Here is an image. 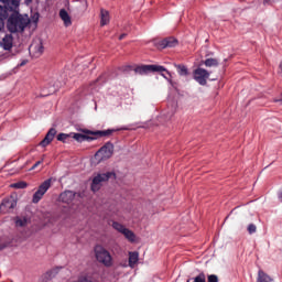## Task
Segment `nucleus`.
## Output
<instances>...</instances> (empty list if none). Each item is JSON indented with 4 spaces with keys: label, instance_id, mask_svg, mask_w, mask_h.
Instances as JSON below:
<instances>
[{
    "label": "nucleus",
    "instance_id": "10",
    "mask_svg": "<svg viewBox=\"0 0 282 282\" xmlns=\"http://www.w3.org/2000/svg\"><path fill=\"white\" fill-rule=\"evenodd\" d=\"M177 109V104L174 102L171 108H167L166 110H163L161 112V115L158 117V122L160 124H166L169 126V123L171 122V120H173V117L175 116V111Z\"/></svg>",
    "mask_w": 282,
    "mask_h": 282
},
{
    "label": "nucleus",
    "instance_id": "2",
    "mask_svg": "<svg viewBox=\"0 0 282 282\" xmlns=\"http://www.w3.org/2000/svg\"><path fill=\"white\" fill-rule=\"evenodd\" d=\"M77 131H80V133H83L75 134V138L79 142H94L95 140H98V138H109V135L118 131H131V128L128 126H122L119 128H108L106 130H89L87 128H80L77 129Z\"/></svg>",
    "mask_w": 282,
    "mask_h": 282
},
{
    "label": "nucleus",
    "instance_id": "11",
    "mask_svg": "<svg viewBox=\"0 0 282 282\" xmlns=\"http://www.w3.org/2000/svg\"><path fill=\"white\" fill-rule=\"evenodd\" d=\"M58 89H61V82L51 80L42 88L41 97L46 98V96H52V94H56Z\"/></svg>",
    "mask_w": 282,
    "mask_h": 282
},
{
    "label": "nucleus",
    "instance_id": "47",
    "mask_svg": "<svg viewBox=\"0 0 282 282\" xmlns=\"http://www.w3.org/2000/svg\"><path fill=\"white\" fill-rule=\"evenodd\" d=\"M209 80H215V79H209Z\"/></svg>",
    "mask_w": 282,
    "mask_h": 282
},
{
    "label": "nucleus",
    "instance_id": "17",
    "mask_svg": "<svg viewBox=\"0 0 282 282\" xmlns=\"http://www.w3.org/2000/svg\"><path fill=\"white\" fill-rule=\"evenodd\" d=\"M61 270H63V267H55L54 269L46 271L45 274L42 275V282L52 281V279H55Z\"/></svg>",
    "mask_w": 282,
    "mask_h": 282
},
{
    "label": "nucleus",
    "instance_id": "29",
    "mask_svg": "<svg viewBox=\"0 0 282 282\" xmlns=\"http://www.w3.org/2000/svg\"><path fill=\"white\" fill-rule=\"evenodd\" d=\"M112 228L113 230H117V232H120V235H122L123 230L127 228L124 225L113 220L112 221Z\"/></svg>",
    "mask_w": 282,
    "mask_h": 282
},
{
    "label": "nucleus",
    "instance_id": "16",
    "mask_svg": "<svg viewBox=\"0 0 282 282\" xmlns=\"http://www.w3.org/2000/svg\"><path fill=\"white\" fill-rule=\"evenodd\" d=\"M76 199V192L66 189L59 194V202L63 204H72Z\"/></svg>",
    "mask_w": 282,
    "mask_h": 282
},
{
    "label": "nucleus",
    "instance_id": "45",
    "mask_svg": "<svg viewBox=\"0 0 282 282\" xmlns=\"http://www.w3.org/2000/svg\"><path fill=\"white\" fill-rule=\"evenodd\" d=\"M228 217H230V215H228V216L225 218V221L228 219Z\"/></svg>",
    "mask_w": 282,
    "mask_h": 282
},
{
    "label": "nucleus",
    "instance_id": "40",
    "mask_svg": "<svg viewBox=\"0 0 282 282\" xmlns=\"http://www.w3.org/2000/svg\"><path fill=\"white\" fill-rule=\"evenodd\" d=\"M10 246V242H2L0 243V251L1 250H6V248H8Z\"/></svg>",
    "mask_w": 282,
    "mask_h": 282
},
{
    "label": "nucleus",
    "instance_id": "3",
    "mask_svg": "<svg viewBox=\"0 0 282 282\" xmlns=\"http://www.w3.org/2000/svg\"><path fill=\"white\" fill-rule=\"evenodd\" d=\"M134 72L135 74H140V76H144L147 74H160V76H162V78H164L169 83V85H171V87L175 89V91H180V89H177L176 82L172 79L173 75L171 74V70L162 65L143 64L141 66H137L134 68Z\"/></svg>",
    "mask_w": 282,
    "mask_h": 282
},
{
    "label": "nucleus",
    "instance_id": "5",
    "mask_svg": "<svg viewBox=\"0 0 282 282\" xmlns=\"http://www.w3.org/2000/svg\"><path fill=\"white\" fill-rule=\"evenodd\" d=\"M118 175L116 172H106V173H98L90 183V191L93 193H98L100 188H102V182H109L110 180H117Z\"/></svg>",
    "mask_w": 282,
    "mask_h": 282
},
{
    "label": "nucleus",
    "instance_id": "18",
    "mask_svg": "<svg viewBox=\"0 0 282 282\" xmlns=\"http://www.w3.org/2000/svg\"><path fill=\"white\" fill-rule=\"evenodd\" d=\"M0 3H3L1 8L3 10H14V8H20L21 6V0H0Z\"/></svg>",
    "mask_w": 282,
    "mask_h": 282
},
{
    "label": "nucleus",
    "instance_id": "38",
    "mask_svg": "<svg viewBox=\"0 0 282 282\" xmlns=\"http://www.w3.org/2000/svg\"><path fill=\"white\" fill-rule=\"evenodd\" d=\"M272 3H276V0H263V6H272Z\"/></svg>",
    "mask_w": 282,
    "mask_h": 282
},
{
    "label": "nucleus",
    "instance_id": "20",
    "mask_svg": "<svg viewBox=\"0 0 282 282\" xmlns=\"http://www.w3.org/2000/svg\"><path fill=\"white\" fill-rule=\"evenodd\" d=\"M8 17H10V13H8V11L0 4V32H3L6 29V21H8Z\"/></svg>",
    "mask_w": 282,
    "mask_h": 282
},
{
    "label": "nucleus",
    "instance_id": "1",
    "mask_svg": "<svg viewBox=\"0 0 282 282\" xmlns=\"http://www.w3.org/2000/svg\"><path fill=\"white\" fill-rule=\"evenodd\" d=\"M11 12V14H10ZM8 14H10L7 19V30L10 34H23L26 28L32 24V20L28 17V14H21L19 8H14V10H9Z\"/></svg>",
    "mask_w": 282,
    "mask_h": 282
},
{
    "label": "nucleus",
    "instance_id": "7",
    "mask_svg": "<svg viewBox=\"0 0 282 282\" xmlns=\"http://www.w3.org/2000/svg\"><path fill=\"white\" fill-rule=\"evenodd\" d=\"M115 145L111 141L106 142L96 153L95 160L100 164L113 156Z\"/></svg>",
    "mask_w": 282,
    "mask_h": 282
},
{
    "label": "nucleus",
    "instance_id": "35",
    "mask_svg": "<svg viewBox=\"0 0 282 282\" xmlns=\"http://www.w3.org/2000/svg\"><path fill=\"white\" fill-rule=\"evenodd\" d=\"M247 230H248L249 235H254V232H257V225L249 224L247 227Z\"/></svg>",
    "mask_w": 282,
    "mask_h": 282
},
{
    "label": "nucleus",
    "instance_id": "27",
    "mask_svg": "<svg viewBox=\"0 0 282 282\" xmlns=\"http://www.w3.org/2000/svg\"><path fill=\"white\" fill-rule=\"evenodd\" d=\"M191 281H194V282H206V273H204V271H199V273L195 276V278H189L187 279L186 282H191Z\"/></svg>",
    "mask_w": 282,
    "mask_h": 282
},
{
    "label": "nucleus",
    "instance_id": "46",
    "mask_svg": "<svg viewBox=\"0 0 282 282\" xmlns=\"http://www.w3.org/2000/svg\"><path fill=\"white\" fill-rule=\"evenodd\" d=\"M129 69H131V66H128Z\"/></svg>",
    "mask_w": 282,
    "mask_h": 282
},
{
    "label": "nucleus",
    "instance_id": "12",
    "mask_svg": "<svg viewBox=\"0 0 282 282\" xmlns=\"http://www.w3.org/2000/svg\"><path fill=\"white\" fill-rule=\"evenodd\" d=\"M76 135H83V132H70V133H65V132H59L56 135L57 142H63V144H69V139L73 138V140H76V142H79Z\"/></svg>",
    "mask_w": 282,
    "mask_h": 282
},
{
    "label": "nucleus",
    "instance_id": "34",
    "mask_svg": "<svg viewBox=\"0 0 282 282\" xmlns=\"http://www.w3.org/2000/svg\"><path fill=\"white\" fill-rule=\"evenodd\" d=\"M151 124H153V121H147L143 124L137 123L138 129H150Z\"/></svg>",
    "mask_w": 282,
    "mask_h": 282
},
{
    "label": "nucleus",
    "instance_id": "44",
    "mask_svg": "<svg viewBox=\"0 0 282 282\" xmlns=\"http://www.w3.org/2000/svg\"><path fill=\"white\" fill-rule=\"evenodd\" d=\"M272 164H274V161L272 163H270L269 165H267L264 169H268L269 166H272Z\"/></svg>",
    "mask_w": 282,
    "mask_h": 282
},
{
    "label": "nucleus",
    "instance_id": "26",
    "mask_svg": "<svg viewBox=\"0 0 282 282\" xmlns=\"http://www.w3.org/2000/svg\"><path fill=\"white\" fill-rule=\"evenodd\" d=\"M100 25H107V23H109V11L101 9L100 10Z\"/></svg>",
    "mask_w": 282,
    "mask_h": 282
},
{
    "label": "nucleus",
    "instance_id": "6",
    "mask_svg": "<svg viewBox=\"0 0 282 282\" xmlns=\"http://www.w3.org/2000/svg\"><path fill=\"white\" fill-rule=\"evenodd\" d=\"M17 204H19V196L17 194L4 197L0 204V214L8 215L14 213Z\"/></svg>",
    "mask_w": 282,
    "mask_h": 282
},
{
    "label": "nucleus",
    "instance_id": "24",
    "mask_svg": "<svg viewBox=\"0 0 282 282\" xmlns=\"http://www.w3.org/2000/svg\"><path fill=\"white\" fill-rule=\"evenodd\" d=\"M178 76H188V67L184 64H174Z\"/></svg>",
    "mask_w": 282,
    "mask_h": 282
},
{
    "label": "nucleus",
    "instance_id": "25",
    "mask_svg": "<svg viewBox=\"0 0 282 282\" xmlns=\"http://www.w3.org/2000/svg\"><path fill=\"white\" fill-rule=\"evenodd\" d=\"M121 235H123V237H126L128 239V241H130L131 243H134L135 234L131 229L126 227L123 232H121Z\"/></svg>",
    "mask_w": 282,
    "mask_h": 282
},
{
    "label": "nucleus",
    "instance_id": "14",
    "mask_svg": "<svg viewBox=\"0 0 282 282\" xmlns=\"http://www.w3.org/2000/svg\"><path fill=\"white\" fill-rule=\"evenodd\" d=\"M56 133H58V131H56V128H51L44 139L40 142V147H42V149H45V147H50V144H52V142L54 141V138H56Z\"/></svg>",
    "mask_w": 282,
    "mask_h": 282
},
{
    "label": "nucleus",
    "instance_id": "36",
    "mask_svg": "<svg viewBox=\"0 0 282 282\" xmlns=\"http://www.w3.org/2000/svg\"><path fill=\"white\" fill-rule=\"evenodd\" d=\"M207 282H219V276L217 274H207Z\"/></svg>",
    "mask_w": 282,
    "mask_h": 282
},
{
    "label": "nucleus",
    "instance_id": "39",
    "mask_svg": "<svg viewBox=\"0 0 282 282\" xmlns=\"http://www.w3.org/2000/svg\"><path fill=\"white\" fill-rule=\"evenodd\" d=\"M43 42H41L37 46H36V51L40 53V54H43Z\"/></svg>",
    "mask_w": 282,
    "mask_h": 282
},
{
    "label": "nucleus",
    "instance_id": "22",
    "mask_svg": "<svg viewBox=\"0 0 282 282\" xmlns=\"http://www.w3.org/2000/svg\"><path fill=\"white\" fill-rule=\"evenodd\" d=\"M52 187V178H47L37 188V192L42 193L43 195H45V193H47V191H50V188Z\"/></svg>",
    "mask_w": 282,
    "mask_h": 282
},
{
    "label": "nucleus",
    "instance_id": "4",
    "mask_svg": "<svg viewBox=\"0 0 282 282\" xmlns=\"http://www.w3.org/2000/svg\"><path fill=\"white\" fill-rule=\"evenodd\" d=\"M94 253L98 263H102L106 268H111V265H113V258L111 257V253L102 247V245H95Z\"/></svg>",
    "mask_w": 282,
    "mask_h": 282
},
{
    "label": "nucleus",
    "instance_id": "9",
    "mask_svg": "<svg viewBox=\"0 0 282 282\" xmlns=\"http://www.w3.org/2000/svg\"><path fill=\"white\" fill-rule=\"evenodd\" d=\"M193 78L198 83V85L206 87L208 78H210V72L206 68L197 67L193 70Z\"/></svg>",
    "mask_w": 282,
    "mask_h": 282
},
{
    "label": "nucleus",
    "instance_id": "30",
    "mask_svg": "<svg viewBox=\"0 0 282 282\" xmlns=\"http://www.w3.org/2000/svg\"><path fill=\"white\" fill-rule=\"evenodd\" d=\"M41 19V13L35 12L34 14L31 15V23L35 25V28H39V21Z\"/></svg>",
    "mask_w": 282,
    "mask_h": 282
},
{
    "label": "nucleus",
    "instance_id": "13",
    "mask_svg": "<svg viewBox=\"0 0 282 282\" xmlns=\"http://www.w3.org/2000/svg\"><path fill=\"white\" fill-rule=\"evenodd\" d=\"M13 33L6 34L0 42V47L4 50V52H10L14 47V36Z\"/></svg>",
    "mask_w": 282,
    "mask_h": 282
},
{
    "label": "nucleus",
    "instance_id": "23",
    "mask_svg": "<svg viewBox=\"0 0 282 282\" xmlns=\"http://www.w3.org/2000/svg\"><path fill=\"white\" fill-rule=\"evenodd\" d=\"M200 65H205V67H219V59L208 57L205 61H202Z\"/></svg>",
    "mask_w": 282,
    "mask_h": 282
},
{
    "label": "nucleus",
    "instance_id": "19",
    "mask_svg": "<svg viewBox=\"0 0 282 282\" xmlns=\"http://www.w3.org/2000/svg\"><path fill=\"white\" fill-rule=\"evenodd\" d=\"M59 19L64 22L65 28H69L72 25V15L65 9L59 10Z\"/></svg>",
    "mask_w": 282,
    "mask_h": 282
},
{
    "label": "nucleus",
    "instance_id": "32",
    "mask_svg": "<svg viewBox=\"0 0 282 282\" xmlns=\"http://www.w3.org/2000/svg\"><path fill=\"white\" fill-rule=\"evenodd\" d=\"M43 195L41 192H39V189L33 194V198H32V203L33 204H39V202H41V199H43Z\"/></svg>",
    "mask_w": 282,
    "mask_h": 282
},
{
    "label": "nucleus",
    "instance_id": "31",
    "mask_svg": "<svg viewBox=\"0 0 282 282\" xmlns=\"http://www.w3.org/2000/svg\"><path fill=\"white\" fill-rule=\"evenodd\" d=\"M28 186V183L24 181H19L17 183L11 184V188H18V189H23Z\"/></svg>",
    "mask_w": 282,
    "mask_h": 282
},
{
    "label": "nucleus",
    "instance_id": "21",
    "mask_svg": "<svg viewBox=\"0 0 282 282\" xmlns=\"http://www.w3.org/2000/svg\"><path fill=\"white\" fill-rule=\"evenodd\" d=\"M140 261V253L138 251L129 252V268H135V264Z\"/></svg>",
    "mask_w": 282,
    "mask_h": 282
},
{
    "label": "nucleus",
    "instance_id": "37",
    "mask_svg": "<svg viewBox=\"0 0 282 282\" xmlns=\"http://www.w3.org/2000/svg\"><path fill=\"white\" fill-rule=\"evenodd\" d=\"M41 164H43V159L34 163L32 167L29 169V171H34V169H37L39 166H41Z\"/></svg>",
    "mask_w": 282,
    "mask_h": 282
},
{
    "label": "nucleus",
    "instance_id": "41",
    "mask_svg": "<svg viewBox=\"0 0 282 282\" xmlns=\"http://www.w3.org/2000/svg\"><path fill=\"white\" fill-rule=\"evenodd\" d=\"M28 65V59H22L20 64H18V67H23Z\"/></svg>",
    "mask_w": 282,
    "mask_h": 282
},
{
    "label": "nucleus",
    "instance_id": "43",
    "mask_svg": "<svg viewBox=\"0 0 282 282\" xmlns=\"http://www.w3.org/2000/svg\"><path fill=\"white\" fill-rule=\"evenodd\" d=\"M32 1H34V0H24V3H25V6H30V3H32Z\"/></svg>",
    "mask_w": 282,
    "mask_h": 282
},
{
    "label": "nucleus",
    "instance_id": "28",
    "mask_svg": "<svg viewBox=\"0 0 282 282\" xmlns=\"http://www.w3.org/2000/svg\"><path fill=\"white\" fill-rule=\"evenodd\" d=\"M272 278L263 272V270L258 271V282H270Z\"/></svg>",
    "mask_w": 282,
    "mask_h": 282
},
{
    "label": "nucleus",
    "instance_id": "42",
    "mask_svg": "<svg viewBox=\"0 0 282 282\" xmlns=\"http://www.w3.org/2000/svg\"><path fill=\"white\" fill-rule=\"evenodd\" d=\"M126 36H127V33H122L121 35H119V41H122Z\"/></svg>",
    "mask_w": 282,
    "mask_h": 282
},
{
    "label": "nucleus",
    "instance_id": "15",
    "mask_svg": "<svg viewBox=\"0 0 282 282\" xmlns=\"http://www.w3.org/2000/svg\"><path fill=\"white\" fill-rule=\"evenodd\" d=\"M30 224H32V217L30 215L14 217L15 228H26Z\"/></svg>",
    "mask_w": 282,
    "mask_h": 282
},
{
    "label": "nucleus",
    "instance_id": "8",
    "mask_svg": "<svg viewBox=\"0 0 282 282\" xmlns=\"http://www.w3.org/2000/svg\"><path fill=\"white\" fill-rule=\"evenodd\" d=\"M153 46L156 47L160 52L162 50H171L173 47H177L180 45V41L175 36H167L161 40H153Z\"/></svg>",
    "mask_w": 282,
    "mask_h": 282
},
{
    "label": "nucleus",
    "instance_id": "33",
    "mask_svg": "<svg viewBox=\"0 0 282 282\" xmlns=\"http://www.w3.org/2000/svg\"><path fill=\"white\" fill-rule=\"evenodd\" d=\"M105 83H107V74L99 76L98 79L95 82V85H100L102 87Z\"/></svg>",
    "mask_w": 282,
    "mask_h": 282
}]
</instances>
